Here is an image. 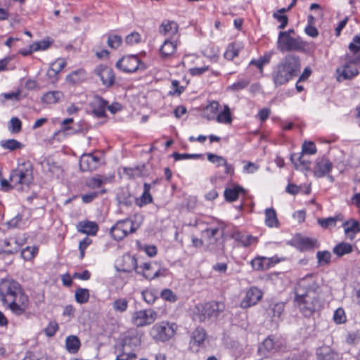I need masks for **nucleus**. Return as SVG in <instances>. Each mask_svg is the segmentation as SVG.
I'll return each mask as SVG.
<instances>
[{
  "label": "nucleus",
  "instance_id": "29",
  "mask_svg": "<svg viewBox=\"0 0 360 360\" xmlns=\"http://www.w3.org/2000/svg\"><path fill=\"white\" fill-rule=\"evenodd\" d=\"M243 188L236 186L231 188H227L224 190V194L225 199L229 202H233L238 199L239 193H244Z\"/></svg>",
  "mask_w": 360,
  "mask_h": 360
},
{
  "label": "nucleus",
  "instance_id": "33",
  "mask_svg": "<svg viewBox=\"0 0 360 360\" xmlns=\"http://www.w3.org/2000/svg\"><path fill=\"white\" fill-rule=\"evenodd\" d=\"M342 220L343 217L341 214H338L335 217L319 219L318 223L322 228L328 229L335 226L338 221Z\"/></svg>",
  "mask_w": 360,
  "mask_h": 360
},
{
  "label": "nucleus",
  "instance_id": "35",
  "mask_svg": "<svg viewBox=\"0 0 360 360\" xmlns=\"http://www.w3.org/2000/svg\"><path fill=\"white\" fill-rule=\"evenodd\" d=\"M86 76V73L83 69H79L72 72L66 77V80L72 84H77L83 81Z\"/></svg>",
  "mask_w": 360,
  "mask_h": 360
},
{
  "label": "nucleus",
  "instance_id": "57",
  "mask_svg": "<svg viewBox=\"0 0 360 360\" xmlns=\"http://www.w3.org/2000/svg\"><path fill=\"white\" fill-rule=\"evenodd\" d=\"M22 128V122L18 117H12L10 120L9 130L12 133H18Z\"/></svg>",
  "mask_w": 360,
  "mask_h": 360
},
{
  "label": "nucleus",
  "instance_id": "42",
  "mask_svg": "<svg viewBox=\"0 0 360 360\" xmlns=\"http://www.w3.org/2000/svg\"><path fill=\"white\" fill-rule=\"evenodd\" d=\"M75 300L79 304L86 303L89 298V292L88 289L78 288L75 291Z\"/></svg>",
  "mask_w": 360,
  "mask_h": 360
},
{
  "label": "nucleus",
  "instance_id": "27",
  "mask_svg": "<svg viewBox=\"0 0 360 360\" xmlns=\"http://www.w3.org/2000/svg\"><path fill=\"white\" fill-rule=\"evenodd\" d=\"M265 224L269 228H277L279 226V221L277 218L276 210L272 208H266L264 211Z\"/></svg>",
  "mask_w": 360,
  "mask_h": 360
},
{
  "label": "nucleus",
  "instance_id": "62",
  "mask_svg": "<svg viewBox=\"0 0 360 360\" xmlns=\"http://www.w3.org/2000/svg\"><path fill=\"white\" fill-rule=\"evenodd\" d=\"M51 45V42L48 40H41L40 41L34 42L32 44V50L35 51L40 50H46Z\"/></svg>",
  "mask_w": 360,
  "mask_h": 360
},
{
  "label": "nucleus",
  "instance_id": "15",
  "mask_svg": "<svg viewBox=\"0 0 360 360\" xmlns=\"http://www.w3.org/2000/svg\"><path fill=\"white\" fill-rule=\"evenodd\" d=\"M110 181V178L105 175H95L91 177V200L106 193L104 185Z\"/></svg>",
  "mask_w": 360,
  "mask_h": 360
},
{
  "label": "nucleus",
  "instance_id": "51",
  "mask_svg": "<svg viewBox=\"0 0 360 360\" xmlns=\"http://www.w3.org/2000/svg\"><path fill=\"white\" fill-rule=\"evenodd\" d=\"M333 320L337 324H342L346 322L347 317L345 311L342 308L340 307L335 311Z\"/></svg>",
  "mask_w": 360,
  "mask_h": 360
},
{
  "label": "nucleus",
  "instance_id": "11",
  "mask_svg": "<svg viewBox=\"0 0 360 360\" xmlns=\"http://www.w3.org/2000/svg\"><path fill=\"white\" fill-rule=\"evenodd\" d=\"M108 103L102 97L95 95L91 101V118L101 119L99 124H103L107 121L105 110Z\"/></svg>",
  "mask_w": 360,
  "mask_h": 360
},
{
  "label": "nucleus",
  "instance_id": "61",
  "mask_svg": "<svg viewBox=\"0 0 360 360\" xmlns=\"http://www.w3.org/2000/svg\"><path fill=\"white\" fill-rule=\"evenodd\" d=\"M360 342V333L354 331L349 333L346 337V342L349 345H356Z\"/></svg>",
  "mask_w": 360,
  "mask_h": 360
},
{
  "label": "nucleus",
  "instance_id": "64",
  "mask_svg": "<svg viewBox=\"0 0 360 360\" xmlns=\"http://www.w3.org/2000/svg\"><path fill=\"white\" fill-rule=\"evenodd\" d=\"M66 65L67 63L64 58H58L51 64V68L59 73Z\"/></svg>",
  "mask_w": 360,
  "mask_h": 360
},
{
  "label": "nucleus",
  "instance_id": "26",
  "mask_svg": "<svg viewBox=\"0 0 360 360\" xmlns=\"http://www.w3.org/2000/svg\"><path fill=\"white\" fill-rule=\"evenodd\" d=\"M305 155L303 153H294L291 155L290 160L296 168L300 167L301 169L306 170L310 168L311 162L305 158Z\"/></svg>",
  "mask_w": 360,
  "mask_h": 360
},
{
  "label": "nucleus",
  "instance_id": "32",
  "mask_svg": "<svg viewBox=\"0 0 360 360\" xmlns=\"http://www.w3.org/2000/svg\"><path fill=\"white\" fill-rule=\"evenodd\" d=\"M205 234L206 237L209 240V243L212 244L214 242L217 241L218 239V236L222 237L224 234V231L219 228H207L202 232Z\"/></svg>",
  "mask_w": 360,
  "mask_h": 360
},
{
  "label": "nucleus",
  "instance_id": "37",
  "mask_svg": "<svg viewBox=\"0 0 360 360\" xmlns=\"http://www.w3.org/2000/svg\"><path fill=\"white\" fill-rule=\"evenodd\" d=\"M333 251L337 256L342 257L352 252V246L347 243H340L333 248Z\"/></svg>",
  "mask_w": 360,
  "mask_h": 360
},
{
  "label": "nucleus",
  "instance_id": "43",
  "mask_svg": "<svg viewBox=\"0 0 360 360\" xmlns=\"http://www.w3.org/2000/svg\"><path fill=\"white\" fill-rule=\"evenodd\" d=\"M1 146L4 149H8L11 151L20 149L22 147V144L15 139H7L5 141H2L1 142Z\"/></svg>",
  "mask_w": 360,
  "mask_h": 360
},
{
  "label": "nucleus",
  "instance_id": "5",
  "mask_svg": "<svg viewBox=\"0 0 360 360\" xmlns=\"http://www.w3.org/2000/svg\"><path fill=\"white\" fill-rule=\"evenodd\" d=\"M177 328L178 326L175 323L163 321L153 326L150 335L155 341L165 342L174 336Z\"/></svg>",
  "mask_w": 360,
  "mask_h": 360
},
{
  "label": "nucleus",
  "instance_id": "46",
  "mask_svg": "<svg viewBox=\"0 0 360 360\" xmlns=\"http://www.w3.org/2000/svg\"><path fill=\"white\" fill-rule=\"evenodd\" d=\"M316 153V147L313 141H305L302 146V152L304 155H314Z\"/></svg>",
  "mask_w": 360,
  "mask_h": 360
},
{
  "label": "nucleus",
  "instance_id": "6",
  "mask_svg": "<svg viewBox=\"0 0 360 360\" xmlns=\"http://www.w3.org/2000/svg\"><path fill=\"white\" fill-rule=\"evenodd\" d=\"M307 43L301 37H293L284 34H278L277 46L282 52L302 51L304 49Z\"/></svg>",
  "mask_w": 360,
  "mask_h": 360
},
{
  "label": "nucleus",
  "instance_id": "55",
  "mask_svg": "<svg viewBox=\"0 0 360 360\" xmlns=\"http://www.w3.org/2000/svg\"><path fill=\"white\" fill-rule=\"evenodd\" d=\"M79 164L82 172L89 171L90 169V154H83Z\"/></svg>",
  "mask_w": 360,
  "mask_h": 360
},
{
  "label": "nucleus",
  "instance_id": "7",
  "mask_svg": "<svg viewBox=\"0 0 360 360\" xmlns=\"http://www.w3.org/2000/svg\"><path fill=\"white\" fill-rule=\"evenodd\" d=\"M158 319V313L152 309L135 311L131 314V322L136 327H145L153 324Z\"/></svg>",
  "mask_w": 360,
  "mask_h": 360
},
{
  "label": "nucleus",
  "instance_id": "36",
  "mask_svg": "<svg viewBox=\"0 0 360 360\" xmlns=\"http://www.w3.org/2000/svg\"><path fill=\"white\" fill-rule=\"evenodd\" d=\"M216 120L219 123L231 124L232 117L231 110L228 105H224V110L216 116Z\"/></svg>",
  "mask_w": 360,
  "mask_h": 360
},
{
  "label": "nucleus",
  "instance_id": "45",
  "mask_svg": "<svg viewBox=\"0 0 360 360\" xmlns=\"http://www.w3.org/2000/svg\"><path fill=\"white\" fill-rule=\"evenodd\" d=\"M316 258L319 265H326L330 262L331 254L327 250L319 251L316 253Z\"/></svg>",
  "mask_w": 360,
  "mask_h": 360
},
{
  "label": "nucleus",
  "instance_id": "3",
  "mask_svg": "<svg viewBox=\"0 0 360 360\" xmlns=\"http://www.w3.org/2000/svg\"><path fill=\"white\" fill-rule=\"evenodd\" d=\"M295 302L300 312L306 317H310L323 307V302L318 292H313L311 295H295Z\"/></svg>",
  "mask_w": 360,
  "mask_h": 360
},
{
  "label": "nucleus",
  "instance_id": "25",
  "mask_svg": "<svg viewBox=\"0 0 360 360\" xmlns=\"http://www.w3.org/2000/svg\"><path fill=\"white\" fill-rule=\"evenodd\" d=\"M123 347L125 349L127 346L129 347H137L141 345V335L136 330L129 331L123 339Z\"/></svg>",
  "mask_w": 360,
  "mask_h": 360
},
{
  "label": "nucleus",
  "instance_id": "30",
  "mask_svg": "<svg viewBox=\"0 0 360 360\" xmlns=\"http://www.w3.org/2000/svg\"><path fill=\"white\" fill-rule=\"evenodd\" d=\"M124 174L127 175L129 178L134 179L139 176H142L146 174L145 165H139L134 167H124Z\"/></svg>",
  "mask_w": 360,
  "mask_h": 360
},
{
  "label": "nucleus",
  "instance_id": "34",
  "mask_svg": "<svg viewBox=\"0 0 360 360\" xmlns=\"http://www.w3.org/2000/svg\"><path fill=\"white\" fill-rule=\"evenodd\" d=\"M65 346L69 352L72 354L77 352L80 346L79 338L75 335L68 336L66 338Z\"/></svg>",
  "mask_w": 360,
  "mask_h": 360
},
{
  "label": "nucleus",
  "instance_id": "58",
  "mask_svg": "<svg viewBox=\"0 0 360 360\" xmlns=\"http://www.w3.org/2000/svg\"><path fill=\"white\" fill-rule=\"evenodd\" d=\"M110 233L112 238L117 240H120L125 238L124 233L122 231L117 223L111 228Z\"/></svg>",
  "mask_w": 360,
  "mask_h": 360
},
{
  "label": "nucleus",
  "instance_id": "63",
  "mask_svg": "<svg viewBox=\"0 0 360 360\" xmlns=\"http://www.w3.org/2000/svg\"><path fill=\"white\" fill-rule=\"evenodd\" d=\"M58 328V325L56 321H51L44 329V332L48 337H52L55 335Z\"/></svg>",
  "mask_w": 360,
  "mask_h": 360
},
{
  "label": "nucleus",
  "instance_id": "21",
  "mask_svg": "<svg viewBox=\"0 0 360 360\" xmlns=\"http://www.w3.org/2000/svg\"><path fill=\"white\" fill-rule=\"evenodd\" d=\"M106 164L105 151L95 150L91 151V171L96 170Z\"/></svg>",
  "mask_w": 360,
  "mask_h": 360
},
{
  "label": "nucleus",
  "instance_id": "38",
  "mask_svg": "<svg viewBox=\"0 0 360 360\" xmlns=\"http://www.w3.org/2000/svg\"><path fill=\"white\" fill-rule=\"evenodd\" d=\"M205 338V330L202 328H198L192 333V342L198 346L204 342Z\"/></svg>",
  "mask_w": 360,
  "mask_h": 360
},
{
  "label": "nucleus",
  "instance_id": "22",
  "mask_svg": "<svg viewBox=\"0 0 360 360\" xmlns=\"http://www.w3.org/2000/svg\"><path fill=\"white\" fill-rule=\"evenodd\" d=\"M122 268L118 269L119 271L124 272H131L132 271H135L136 273L139 265L135 256L131 255H124L122 257Z\"/></svg>",
  "mask_w": 360,
  "mask_h": 360
},
{
  "label": "nucleus",
  "instance_id": "56",
  "mask_svg": "<svg viewBox=\"0 0 360 360\" xmlns=\"http://www.w3.org/2000/svg\"><path fill=\"white\" fill-rule=\"evenodd\" d=\"M160 297L164 300L174 302L177 300L176 295L170 289H164L160 292Z\"/></svg>",
  "mask_w": 360,
  "mask_h": 360
},
{
  "label": "nucleus",
  "instance_id": "24",
  "mask_svg": "<svg viewBox=\"0 0 360 360\" xmlns=\"http://www.w3.org/2000/svg\"><path fill=\"white\" fill-rule=\"evenodd\" d=\"M342 226L344 227L345 234L351 240L354 239L355 235L360 232V223L356 220L345 221L342 224Z\"/></svg>",
  "mask_w": 360,
  "mask_h": 360
},
{
  "label": "nucleus",
  "instance_id": "1",
  "mask_svg": "<svg viewBox=\"0 0 360 360\" xmlns=\"http://www.w3.org/2000/svg\"><path fill=\"white\" fill-rule=\"evenodd\" d=\"M0 300L6 309L17 316L22 315L29 308V297L22 286L10 277L0 280Z\"/></svg>",
  "mask_w": 360,
  "mask_h": 360
},
{
  "label": "nucleus",
  "instance_id": "13",
  "mask_svg": "<svg viewBox=\"0 0 360 360\" xmlns=\"http://www.w3.org/2000/svg\"><path fill=\"white\" fill-rule=\"evenodd\" d=\"M154 264L151 262H144L139 266L136 274L142 276L148 281L155 279L160 276H165V269H158L155 270Z\"/></svg>",
  "mask_w": 360,
  "mask_h": 360
},
{
  "label": "nucleus",
  "instance_id": "4",
  "mask_svg": "<svg viewBox=\"0 0 360 360\" xmlns=\"http://www.w3.org/2000/svg\"><path fill=\"white\" fill-rule=\"evenodd\" d=\"M10 181L15 186H24L29 187L33 181V168L30 162H23L18 164V167L13 169L10 174Z\"/></svg>",
  "mask_w": 360,
  "mask_h": 360
},
{
  "label": "nucleus",
  "instance_id": "39",
  "mask_svg": "<svg viewBox=\"0 0 360 360\" xmlns=\"http://www.w3.org/2000/svg\"><path fill=\"white\" fill-rule=\"evenodd\" d=\"M143 300L148 304H153L158 298V292L153 289H146L141 293Z\"/></svg>",
  "mask_w": 360,
  "mask_h": 360
},
{
  "label": "nucleus",
  "instance_id": "18",
  "mask_svg": "<svg viewBox=\"0 0 360 360\" xmlns=\"http://www.w3.org/2000/svg\"><path fill=\"white\" fill-rule=\"evenodd\" d=\"M179 45L178 40L167 39L160 48V56L162 59H168L176 53Z\"/></svg>",
  "mask_w": 360,
  "mask_h": 360
},
{
  "label": "nucleus",
  "instance_id": "40",
  "mask_svg": "<svg viewBox=\"0 0 360 360\" xmlns=\"http://www.w3.org/2000/svg\"><path fill=\"white\" fill-rule=\"evenodd\" d=\"M234 238L240 242L244 247H247L255 241L256 238L250 235H244L240 232L234 233Z\"/></svg>",
  "mask_w": 360,
  "mask_h": 360
},
{
  "label": "nucleus",
  "instance_id": "49",
  "mask_svg": "<svg viewBox=\"0 0 360 360\" xmlns=\"http://www.w3.org/2000/svg\"><path fill=\"white\" fill-rule=\"evenodd\" d=\"M269 60L270 57L265 56L264 57L259 58L257 60L252 59L250 61V65H255V67H257L259 69L260 73L262 74L264 65L268 64L269 63Z\"/></svg>",
  "mask_w": 360,
  "mask_h": 360
},
{
  "label": "nucleus",
  "instance_id": "59",
  "mask_svg": "<svg viewBox=\"0 0 360 360\" xmlns=\"http://www.w3.org/2000/svg\"><path fill=\"white\" fill-rule=\"evenodd\" d=\"M273 17L280 22V25L278 27V29L283 30L287 26L288 23V18L287 15H281L278 12H274L273 13Z\"/></svg>",
  "mask_w": 360,
  "mask_h": 360
},
{
  "label": "nucleus",
  "instance_id": "54",
  "mask_svg": "<svg viewBox=\"0 0 360 360\" xmlns=\"http://www.w3.org/2000/svg\"><path fill=\"white\" fill-rule=\"evenodd\" d=\"M141 36L139 32H133L126 37L125 42L129 46H133L141 42Z\"/></svg>",
  "mask_w": 360,
  "mask_h": 360
},
{
  "label": "nucleus",
  "instance_id": "16",
  "mask_svg": "<svg viewBox=\"0 0 360 360\" xmlns=\"http://www.w3.org/2000/svg\"><path fill=\"white\" fill-rule=\"evenodd\" d=\"M333 168V163L324 157L317 158L313 172L315 176L321 178L329 174Z\"/></svg>",
  "mask_w": 360,
  "mask_h": 360
},
{
  "label": "nucleus",
  "instance_id": "2",
  "mask_svg": "<svg viewBox=\"0 0 360 360\" xmlns=\"http://www.w3.org/2000/svg\"><path fill=\"white\" fill-rule=\"evenodd\" d=\"M301 63L295 55L286 56L274 69L272 79L275 86L287 84L300 72Z\"/></svg>",
  "mask_w": 360,
  "mask_h": 360
},
{
  "label": "nucleus",
  "instance_id": "8",
  "mask_svg": "<svg viewBox=\"0 0 360 360\" xmlns=\"http://www.w3.org/2000/svg\"><path fill=\"white\" fill-rule=\"evenodd\" d=\"M116 68L124 72H134L139 70H145L146 65L136 55L122 57L117 61Z\"/></svg>",
  "mask_w": 360,
  "mask_h": 360
},
{
  "label": "nucleus",
  "instance_id": "41",
  "mask_svg": "<svg viewBox=\"0 0 360 360\" xmlns=\"http://www.w3.org/2000/svg\"><path fill=\"white\" fill-rule=\"evenodd\" d=\"M318 360H336L338 354L329 348H324L317 353Z\"/></svg>",
  "mask_w": 360,
  "mask_h": 360
},
{
  "label": "nucleus",
  "instance_id": "53",
  "mask_svg": "<svg viewBox=\"0 0 360 360\" xmlns=\"http://www.w3.org/2000/svg\"><path fill=\"white\" fill-rule=\"evenodd\" d=\"M38 252V248L36 247L30 248L26 247L21 252V255L22 258L25 260L32 259L35 257Z\"/></svg>",
  "mask_w": 360,
  "mask_h": 360
},
{
  "label": "nucleus",
  "instance_id": "20",
  "mask_svg": "<svg viewBox=\"0 0 360 360\" xmlns=\"http://www.w3.org/2000/svg\"><path fill=\"white\" fill-rule=\"evenodd\" d=\"M295 242L301 251L310 250L318 247V241L315 238L299 236L295 238Z\"/></svg>",
  "mask_w": 360,
  "mask_h": 360
},
{
  "label": "nucleus",
  "instance_id": "52",
  "mask_svg": "<svg viewBox=\"0 0 360 360\" xmlns=\"http://www.w3.org/2000/svg\"><path fill=\"white\" fill-rule=\"evenodd\" d=\"M107 43L110 48L116 49L121 46L122 39L117 34L109 35Z\"/></svg>",
  "mask_w": 360,
  "mask_h": 360
},
{
  "label": "nucleus",
  "instance_id": "12",
  "mask_svg": "<svg viewBox=\"0 0 360 360\" xmlns=\"http://www.w3.org/2000/svg\"><path fill=\"white\" fill-rule=\"evenodd\" d=\"M94 73L97 76L105 87H111L115 84V76L112 69L106 65H99L94 70Z\"/></svg>",
  "mask_w": 360,
  "mask_h": 360
},
{
  "label": "nucleus",
  "instance_id": "31",
  "mask_svg": "<svg viewBox=\"0 0 360 360\" xmlns=\"http://www.w3.org/2000/svg\"><path fill=\"white\" fill-rule=\"evenodd\" d=\"M117 224L120 226V228L122 229V231L124 233L125 237L129 234L131 233H134L137 229L139 228V226H135L134 222L128 219L119 221L117 222Z\"/></svg>",
  "mask_w": 360,
  "mask_h": 360
},
{
  "label": "nucleus",
  "instance_id": "44",
  "mask_svg": "<svg viewBox=\"0 0 360 360\" xmlns=\"http://www.w3.org/2000/svg\"><path fill=\"white\" fill-rule=\"evenodd\" d=\"M219 107V103L217 101H213L209 103V104L206 106L204 113H207V112H210V115H206L208 120L214 119L215 115H217Z\"/></svg>",
  "mask_w": 360,
  "mask_h": 360
},
{
  "label": "nucleus",
  "instance_id": "50",
  "mask_svg": "<svg viewBox=\"0 0 360 360\" xmlns=\"http://www.w3.org/2000/svg\"><path fill=\"white\" fill-rule=\"evenodd\" d=\"M239 49L235 44H231L228 46L224 53V58L227 60H232L235 57L238 56Z\"/></svg>",
  "mask_w": 360,
  "mask_h": 360
},
{
  "label": "nucleus",
  "instance_id": "48",
  "mask_svg": "<svg viewBox=\"0 0 360 360\" xmlns=\"http://www.w3.org/2000/svg\"><path fill=\"white\" fill-rule=\"evenodd\" d=\"M250 81L248 79H243L237 81L228 87L229 90L233 91H239L245 89L250 84Z\"/></svg>",
  "mask_w": 360,
  "mask_h": 360
},
{
  "label": "nucleus",
  "instance_id": "60",
  "mask_svg": "<svg viewBox=\"0 0 360 360\" xmlns=\"http://www.w3.org/2000/svg\"><path fill=\"white\" fill-rule=\"evenodd\" d=\"M349 49L354 54L360 51V35L354 37L352 41L349 45Z\"/></svg>",
  "mask_w": 360,
  "mask_h": 360
},
{
  "label": "nucleus",
  "instance_id": "14",
  "mask_svg": "<svg viewBox=\"0 0 360 360\" xmlns=\"http://www.w3.org/2000/svg\"><path fill=\"white\" fill-rule=\"evenodd\" d=\"M263 292L257 287L252 286L247 290L240 303L242 309H248L257 304L262 298Z\"/></svg>",
  "mask_w": 360,
  "mask_h": 360
},
{
  "label": "nucleus",
  "instance_id": "10",
  "mask_svg": "<svg viewBox=\"0 0 360 360\" xmlns=\"http://www.w3.org/2000/svg\"><path fill=\"white\" fill-rule=\"evenodd\" d=\"M320 287L312 275H307L301 278L296 286L295 295H311L319 292Z\"/></svg>",
  "mask_w": 360,
  "mask_h": 360
},
{
  "label": "nucleus",
  "instance_id": "9",
  "mask_svg": "<svg viewBox=\"0 0 360 360\" xmlns=\"http://www.w3.org/2000/svg\"><path fill=\"white\" fill-rule=\"evenodd\" d=\"M198 311L200 313L199 319L201 321L207 319L217 318L224 310V304L219 302H210L198 306Z\"/></svg>",
  "mask_w": 360,
  "mask_h": 360
},
{
  "label": "nucleus",
  "instance_id": "19",
  "mask_svg": "<svg viewBox=\"0 0 360 360\" xmlns=\"http://www.w3.org/2000/svg\"><path fill=\"white\" fill-rule=\"evenodd\" d=\"M178 31L179 25L174 20H164L159 27V33L170 39L177 34Z\"/></svg>",
  "mask_w": 360,
  "mask_h": 360
},
{
  "label": "nucleus",
  "instance_id": "28",
  "mask_svg": "<svg viewBox=\"0 0 360 360\" xmlns=\"http://www.w3.org/2000/svg\"><path fill=\"white\" fill-rule=\"evenodd\" d=\"M63 98V94L60 91H51L46 92L41 97L43 103L46 104H56Z\"/></svg>",
  "mask_w": 360,
  "mask_h": 360
},
{
  "label": "nucleus",
  "instance_id": "23",
  "mask_svg": "<svg viewBox=\"0 0 360 360\" xmlns=\"http://www.w3.org/2000/svg\"><path fill=\"white\" fill-rule=\"evenodd\" d=\"M207 160L210 162L215 164L217 167L224 166L225 167L224 172L226 174H229L233 172V167L231 165L228 164L227 161L224 157L213 153H207Z\"/></svg>",
  "mask_w": 360,
  "mask_h": 360
},
{
  "label": "nucleus",
  "instance_id": "17",
  "mask_svg": "<svg viewBox=\"0 0 360 360\" xmlns=\"http://www.w3.org/2000/svg\"><path fill=\"white\" fill-rule=\"evenodd\" d=\"M359 74L356 68L345 64L336 70V79L339 82L347 79H352Z\"/></svg>",
  "mask_w": 360,
  "mask_h": 360
},
{
  "label": "nucleus",
  "instance_id": "47",
  "mask_svg": "<svg viewBox=\"0 0 360 360\" xmlns=\"http://www.w3.org/2000/svg\"><path fill=\"white\" fill-rule=\"evenodd\" d=\"M128 307V301L124 298L117 299L112 302V308L115 311L124 312Z\"/></svg>",
  "mask_w": 360,
  "mask_h": 360
}]
</instances>
